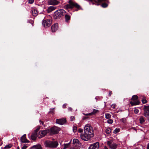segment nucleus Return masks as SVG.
Returning <instances> with one entry per match:
<instances>
[{"label":"nucleus","instance_id":"f257e3e1","mask_svg":"<svg viewBox=\"0 0 149 149\" xmlns=\"http://www.w3.org/2000/svg\"><path fill=\"white\" fill-rule=\"evenodd\" d=\"M84 132L88 134L91 136H94L93 130V127L89 124H87L85 125L84 129Z\"/></svg>","mask_w":149,"mask_h":149},{"label":"nucleus","instance_id":"f03ea898","mask_svg":"<svg viewBox=\"0 0 149 149\" xmlns=\"http://www.w3.org/2000/svg\"><path fill=\"white\" fill-rule=\"evenodd\" d=\"M45 146L47 147L54 148L57 147L58 145V143L56 141L52 142L47 141L45 142Z\"/></svg>","mask_w":149,"mask_h":149},{"label":"nucleus","instance_id":"7ed1b4c3","mask_svg":"<svg viewBox=\"0 0 149 149\" xmlns=\"http://www.w3.org/2000/svg\"><path fill=\"white\" fill-rule=\"evenodd\" d=\"M65 11L63 9L57 10L54 13V17L55 19L58 18L63 15Z\"/></svg>","mask_w":149,"mask_h":149},{"label":"nucleus","instance_id":"20e7f679","mask_svg":"<svg viewBox=\"0 0 149 149\" xmlns=\"http://www.w3.org/2000/svg\"><path fill=\"white\" fill-rule=\"evenodd\" d=\"M74 7H75L76 8H79L80 6L77 3L73 2L71 0L69 1L68 4H67L65 6V8L67 9L68 8H72Z\"/></svg>","mask_w":149,"mask_h":149},{"label":"nucleus","instance_id":"39448f33","mask_svg":"<svg viewBox=\"0 0 149 149\" xmlns=\"http://www.w3.org/2000/svg\"><path fill=\"white\" fill-rule=\"evenodd\" d=\"M138 98V97L136 95L133 96L132 98V101L130 102V104L132 105H136L139 104L140 102L137 100Z\"/></svg>","mask_w":149,"mask_h":149},{"label":"nucleus","instance_id":"423d86ee","mask_svg":"<svg viewBox=\"0 0 149 149\" xmlns=\"http://www.w3.org/2000/svg\"><path fill=\"white\" fill-rule=\"evenodd\" d=\"M93 137L91 136L88 134L84 132V133H81L80 134V137L83 140L85 141H88L90 140Z\"/></svg>","mask_w":149,"mask_h":149},{"label":"nucleus","instance_id":"0eeeda50","mask_svg":"<svg viewBox=\"0 0 149 149\" xmlns=\"http://www.w3.org/2000/svg\"><path fill=\"white\" fill-rule=\"evenodd\" d=\"M107 144L109 148L111 149H116L117 148V144L113 143L112 140L107 141Z\"/></svg>","mask_w":149,"mask_h":149},{"label":"nucleus","instance_id":"6e6552de","mask_svg":"<svg viewBox=\"0 0 149 149\" xmlns=\"http://www.w3.org/2000/svg\"><path fill=\"white\" fill-rule=\"evenodd\" d=\"M60 130L59 128L54 126L49 130V133L51 134H56L58 133Z\"/></svg>","mask_w":149,"mask_h":149},{"label":"nucleus","instance_id":"1a4fd4ad","mask_svg":"<svg viewBox=\"0 0 149 149\" xmlns=\"http://www.w3.org/2000/svg\"><path fill=\"white\" fill-rule=\"evenodd\" d=\"M51 20L50 19L43 20L42 22V25L44 27H48L51 24Z\"/></svg>","mask_w":149,"mask_h":149},{"label":"nucleus","instance_id":"9d476101","mask_svg":"<svg viewBox=\"0 0 149 149\" xmlns=\"http://www.w3.org/2000/svg\"><path fill=\"white\" fill-rule=\"evenodd\" d=\"M144 112L143 115L147 117L149 116V106H144Z\"/></svg>","mask_w":149,"mask_h":149},{"label":"nucleus","instance_id":"9b49d317","mask_svg":"<svg viewBox=\"0 0 149 149\" xmlns=\"http://www.w3.org/2000/svg\"><path fill=\"white\" fill-rule=\"evenodd\" d=\"M99 147V144L98 142L92 144L89 147L88 149H98Z\"/></svg>","mask_w":149,"mask_h":149},{"label":"nucleus","instance_id":"f8f14e48","mask_svg":"<svg viewBox=\"0 0 149 149\" xmlns=\"http://www.w3.org/2000/svg\"><path fill=\"white\" fill-rule=\"evenodd\" d=\"M48 132H49V130H42L39 132L40 135H38V137L39 138H40L44 136Z\"/></svg>","mask_w":149,"mask_h":149},{"label":"nucleus","instance_id":"ddd939ff","mask_svg":"<svg viewBox=\"0 0 149 149\" xmlns=\"http://www.w3.org/2000/svg\"><path fill=\"white\" fill-rule=\"evenodd\" d=\"M39 128H38L37 129L36 131H35V132L33 133L31 136V139L33 140H35L36 139V138L37 136H38V135L37 136V131L38 130Z\"/></svg>","mask_w":149,"mask_h":149},{"label":"nucleus","instance_id":"4468645a","mask_svg":"<svg viewBox=\"0 0 149 149\" xmlns=\"http://www.w3.org/2000/svg\"><path fill=\"white\" fill-rule=\"evenodd\" d=\"M66 120L64 118L60 119H57L56 120V123L61 125L64 124Z\"/></svg>","mask_w":149,"mask_h":149},{"label":"nucleus","instance_id":"2eb2a0df","mask_svg":"<svg viewBox=\"0 0 149 149\" xmlns=\"http://www.w3.org/2000/svg\"><path fill=\"white\" fill-rule=\"evenodd\" d=\"M59 2L56 0H49L48 3L51 5H56L58 4Z\"/></svg>","mask_w":149,"mask_h":149},{"label":"nucleus","instance_id":"dca6fc26","mask_svg":"<svg viewBox=\"0 0 149 149\" xmlns=\"http://www.w3.org/2000/svg\"><path fill=\"white\" fill-rule=\"evenodd\" d=\"M26 134L23 135L21 138L20 140L22 143H29V141L26 139Z\"/></svg>","mask_w":149,"mask_h":149},{"label":"nucleus","instance_id":"f3484780","mask_svg":"<svg viewBox=\"0 0 149 149\" xmlns=\"http://www.w3.org/2000/svg\"><path fill=\"white\" fill-rule=\"evenodd\" d=\"M58 28V25L57 23H56L53 25L51 27L52 32H55L56 31Z\"/></svg>","mask_w":149,"mask_h":149},{"label":"nucleus","instance_id":"a211bd4d","mask_svg":"<svg viewBox=\"0 0 149 149\" xmlns=\"http://www.w3.org/2000/svg\"><path fill=\"white\" fill-rule=\"evenodd\" d=\"M31 12L32 15L34 16H36L38 15L37 11L35 9H33Z\"/></svg>","mask_w":149,"mask_h":149},{"label":"nucleus","instance_id":"6ab92c4d","mask_svg":"<svg viewBox=\"0 0 149 149\" xmlns=\"http://www.w3.org/2000/svg\"><path fill=\"white\" fill-rule=\"evenodd\" d=\"M30 149H42V148L40 145H38L33 146Z\"/></svg>","mask_w":149,"mask_h":149},{"label":"nucleus","instance_id":"aec40b11","mask_svg":"<svg viewBox=\"0 0 149 149\" xmlns=\"http://www.w3.org/2000/svg\"><path fill=\"white\" fill-rule=\"evenodd\" d=\"M56 8V7L53 6H50L47 9V12L48 13H50L53 10H54Z\"/></svg>","mask_w":149,"mask_h":149},{"label":"nucleus","instance_id":"412c9836","mask_svg":"<svg viewBox=\"0 0 149 149\" xmlns=\"http://www.w3.org/2000/svg\"><path fill=\"white\" fill-rule=\"evenodd\" d=\"M79 141L77 139H74L73 141V143L74 146H77L79 144Z\"/></svg>","mask_w":149,"mask_h":149},{"label":"nucleus","instance_id":"4be33fe9","mask_svg":"<svg viewBox=\"0 0 149 149\" xmlns=\"http://www.w3.org/2000/svg\"><path fill=\"white\" fill-rule=\"evenodd\" d=\"M70 146V143H68L67 144H64L63 145V148L64 149H65L66 148H67L69 147Z\"/></svg>","mask_w":149,"mask_h":149},{"label":"nucleus","instance_id":"5701e85b","mask_svg":"<svg viewBox=\"0 0 149 149\" xmlns=\"http://www.w3.org/2000/svg\"><path fill=\"white\" fill-rule=\"evenodd\" d=\"M140 122L141 123H143L144 122L145 120L144 118L142 116H141L139 118Z\"/></svg>","mask_w":149,"mask_h":149},{"label":"nucleus","instance_id":"b1692460","mask_svg":"<svg viewBox=\"0 0 149 149\" xmlns=\"http://www.w3.org/2000/svg\"><path fill=\"white\" fill-rule=\"evenodd\" d=\"M111 130L109 128H108L106 129L105 130L107 134H109L111 132Z\"/></svg>","mask_w":149,"mask_h":149},{"label":"nucleus","instance_id":"393cba45","mask_svg":"<svg viewBox=\"0 0 149 149\" xmlns=\"http://www.w3.org/2000/svg\"><path fill=\"white\" fill-rule=\"evenodd\" d=\"M105 118L107 119H109L111 117V115L109 113H106L105 114Z\"/></svg>","mask_w":149,"mask_h":149},{"label":"nucleus","instance_id":"a878e982","mask_svg":"<svg viewBox=\"0 0 149 149\" xmlns=\"http://www.w3.org/2000/svg\"><path fill=\"white\" fill-rule=\"evenodd\" d=\"M65 20L66 21H68L70 19V17L69 15H66L65 16Z\"/></svg>","mask_w":149,"mask_h":149},{"label":"nucleus","instance_id":"bb28decb","mask_svg":"<svg viewBox=\"0 0 149 149\" xmlns=\"http://www.w3.org/2000/svg\"><path fill=\"white\" fill-rule=\"evenodd\" d=\"M12 146V145H11V144H9L8 145H6V146L4 148L6 149H9V148H11V147Z\"/></svg>","mask_w":149,"mask_h":149},{"label":"nucleus","instance_id":"cd10ccee","mask_svg":"<svg viewBox=\"0 0 149 149\" xmlns=\"http://www.w3.org/2000/svg\"><path fill=\"white\" fill-rule=\"evenodd\" d=\"M120 130L119 128H116L113 131V133H116L119 132Z\"/></svg>","mask_w":149,"mask_h":149},{"label":"nucleus","instance_id":"c85d7f7f","mask_svg":"<svg viewBox=\"0 0 149 149\" xmlns=\"http://www.w3.org/2000/svg\"><path fill=\"white\" fill-rule=\"evenodd\" d=\"M101 6L104 8H105L107 6V4L106 3H104L101 5Z\"/></svg>","mask_w":149,"mask_h":149},{"label":"nucleus","instance_id":"c756f323","mask_svg":"<svg viewBox=\"0 0 149 149\" xmlns=\"http://www.w3.org/2000/svg\"><path fill=\"white\" fill-rule=\"evenodd\" d=\"M107 123L109 124H111L113 123V120L111 119H108L107 120Z\"/></svg>","mask_w":149,"mask_h":149},{"label":"nucleus","instance_id":"7c9ffc66","mask_svg":"<svg viewBox=\"0 0 149 149\" xmlns=\"http://www.w3.org/2000/svg\"><path fill=\"white\" fill-rule=\"evenodd\" d=\"M139 111V110L138 109H137L136 108H135L134 110V112L135 113H138Z\"/></svg>","mask_w":149,"mask_h":149},{"label":"nucleus","instance_id":"2f4dec72","mask_svg":"<svg viewBox=\"0 0 149 149\" xmlns=\"http://www.w3.org/2000/svg\"><path fill=\"white\" fill-rule=\"evenodd\" d=\"M77 130V127H76L74 126V127L73 129V132L75 133Z\"/></svg>","mask_w":149,"mask_h":149},{"label":"nucleus","instance_id":"473e14b6","mask_svg":"<svg viewBox=\"0 0 149 149\" xmlns=\"http://www.w3.org/2000/svg\"><path fill=\"white\" fill-rule=\"evenodd\" d=\"M98 111V110L93 109V114H95V113H97Z\"/></svg>","mask_w":149,"mask_h":149},{"label":"nucleus","instance_id":"72a5a7b5","mask_svg":"<svg viewBox=\"0 0 149 149\" xmlns=\"http://www.w3.org/2000/svg\"><path fill=\"white\" fill-rule=\"evenodd\" d=\"M142 102L143 104L146 103L147 102V100L146 99H142Z\"/></svg>","mask_w":149,"mask_h":149},{"label":"nucleus","instance_id":"f704fd0d","mask_svg":"<svg viewBox=\"0 0 149 149\" xmlns=\"http://www.w3.org/2000/svg\"><path fill=\"white\" fill-rule=\"evenodd\" d=\"M28 146L24 145L22 148L21 149H26V148Z\"/></svg>","mask_w":149,"mask_h":149},{"label":"nucleus","instance_id":"c9c22d12","mask_svg":"<svg viewBox=\"0 0 149 149\" xmlns=\"http://www.w3.org/2000/svg\"><path fill=\"white\" fill-rule=\"evenodd\" d=\"M34 0H29V3L30 4H32L33 3Z\"/></svg>","mask_w":149,"mask_h":149},{"label":"nucleus","instance_id":"e433bc0d","mask_svg":"<svg viewBox=\"0 0 149 149\" xmlns=\"http://www.w3.org/2000/svg\"><path fill=\"white\" fill-rule=\"evenodd\" d=\"M83 131V130L82 129L79 128L78 130V132L80 133L82 132Z\"/></svg>","mask_w":149,"mask_h":149},{"label":"nucleus","instance_id":"4c0bfd02","mask_svg":"<svg viewBox=\"0 0 149 149\" xmlns=\"http://www.w3.org/2000/svg\"><path fill=\"white\" fill-rule=\"evenodd\" d=\"M74 117L73 116H71L70 117V120L71 121H73L74 120Z\"/></svg>","mask_w":149,"mask_h":149},{"label":"nucleus","instance_id":"58836bf2","mask_svg":"<svg viewBox=\"0 0 149 149\" xmlns=\"http://www.w3.org/2000/svg\"><path fill=\"white\" fill-rule=\"evenodd\" d=\"M54 111V109H50L49 112L50 113H52Z\"/></svg>","mask_w":149,"mask_h":149},{"label":"nucleus","instance_id":"ea45409f","mask_svg":"<svg viewBox=\"0 0 149 149\" xmlns=\"http://www.w3.org/2000/svg\"><path fill=\"white\" fill-rule=\"evenodd\" d=\"M116 105L115 104H112L111 105V107L113 109L115 108Z\"/></svg>","mask_w":149,"mask_h":149},{"label":"nucleus","instance_id":"a19ab883","mask_svg":"<svg viewBox=\"0 0 149 149\" xmlns=\"http://www.w3.org/2000/svg\"><path fill=\"white\" fill-rule=\"evenodd\" d=\"M93 114V112H92L91 113H89L86 114H85V115H86V116H88V115L90 116V115H91Z\"/></svg>","mask_w":149,"mask_h":149},{"label":"nucleus","instance_id":"79ce46f5","mask_svg":"<svg viewBox=\"0 0 149 149\" xmlns=\"http://www.w3.org/2000/svg\"><path fill=\"white\" fill-rule=\"evenodd\" d=\"M106 0H98V1L99 3H101L102 2V1H104Z\"/></svg>","mask_w":149,"mask_h":149},{"label":"nucleus","instance_id":"37998d69","mask_svg":"<svg viewBox=\"0 0 149 149\" xmlns=\"http://www.w3.org/2000/svg\"><path fill=\"white\" fill-rule=\"evenodd\" d=\"M66 104H64L63 105V108H65V106H66Z\"/></svg>","mask_w":149,"mask_h":149},{"label":"nucleus","instance_id":"c03bdc74","mask_svg":"<svg viewBox=\"0 0 149 149\" xmlns=\"http://www.w3.org/2000/svg\"><path fill=\"white\" fill-rule=\"evenodd\" d=\"M72 109L71 108V107H69L68 108V110L69 111H72Z\"/></svg>","mask_w":149,"mask_h":149},{"label":"nucleus","instance_id":"a18cd8bd","mask_svg":"<svg viewBox=\"0 0 149 149\" xmlns=\"http://www.w3.org/2000/svg\"><path fill=\"white\" fill-rule=\"evenodd\" d=\"M70 149H77V148L76 147H71Z\"/></svg>","mask_w":149,"mask_h":149},{"label":"nucleus","instance_id":"49530a36","mask_svg":"<svg viewBox=\"0 0 149 149\" xmlns=\"http://www.w3.org/2000/svg\"><path fill=\"white\" fill-rule=\"evenodd\" d=\"M112 93L111 91H110L109 92V96H110L111 95V94Z\"/></svg>","mask_w":149,"mask_h":149},{"label":"nucleus","instance_id":"de8ad7c7","mask_svg":"<svg viewBox=\"0 0 149 149\" xmlns=\"http://www.w3.org/2000/svg\"><path fill=\"white\" fill-rule=\"evenodd\" d=\"M147 149H149V143L147 147Z\"/></svg>","mask_w":149,"mask_h":149},{"label":"nucleus","instance_id":"09e8293b","mask_svg":"<svg viewBox=\"0 0 149 149\" xmlns=\"http://www.w3.org/2000/svg\"><path fill=\"white\" fill-rule=\"evenodd\" d=\"M104 149H108L107 147L106 146H104Z\"/></svg>","mask_w":149,"mask_h":149},{"label":"nucleus","instance_id":"8fccbe9b","mask_svg":"<svg viewBox=\"0 0 149 149\" xmlns=\"http://www.w3.org/2000/svg\"><path fill=\"white\" fill-rule=\"evenodd\" d=\"M40 122L41 123H42V125L43 124V122L41 121L40 120Z\"/></svg>","mask_w":149,"mask_h":149},{"label":"nucleus","instance_id":"3c124183","mask_svg":"<svg viewBox=\"0 0 149 149\" xmlns=\"http://www.w3.org/2000/svg\"><path fill=\"white\" fill-rule=\"evenodd\" d=\"M17 149H19V147H18L17 148Z\"/></svg>","mask_w":149,"mask_h":149},{"label":"nucleus","instance_id":"603ef678","mask_svg":"<svg viewBox=\"0 0 149 149\" xmlns=\"http://www.w3.org/2000/svg\"><path fill=\"white\" fill-rule=\"evenodd\" d=\"M138 149L136 148H135V149Z\"/></svg>","mask_w":149,"mask_h":149}]
</instances>
